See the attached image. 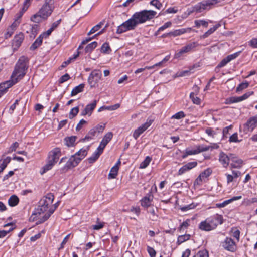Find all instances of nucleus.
I'll return each instance as SVG.
<instances>
[{
  "mask_svg": "<svg viewBox=\"0 0 257 257\" xmlns=\"http://www.w3.org/2000/svg\"><path fill=\"white\" fill-rule=\"evenodd\" d=\"M153 10H144L135 12L127 20L117 27L116 33L122 34L125 32L133 30L139 25L145 23L154 18L156 15Z\"/></svg>",
  "mask_w": 257,
  "mask_h": 257,
  "instance_id": "f257e3e1",
  "label": "nucleus"
},
{
  "mask_svg": "<svg viewBox=\"0 0 257 257\" xmlns=\"http://www.w3.org/2000/svg\"><path fill=\"white\" fill-rule=\"evenodd\" d=\"M29 59L22 56L16 63L11 76V80L16 84L25 76L28 68Z\"/></svg>",
  "mask_w": 257,
  "mask_h": 257,
  "instance_id": "f03ea898",
  "label": "nucleus"
},
{
  "mask_svg": "<svg viewBox=\"0 0 257 257\" xmlns=\"http://www.w3.org/2000/svg\"><path fill=\"white\" fill-rule=\"evenodd\" d=\"M54 9L53 0H45L44 4L38 12L31 17L30 20L37 23L46 20L52 14Z\"/></svg>",
  "mask_w": 257,
  "mask_h": 257,
  "instance_id": "7ed1b4c3",
  "label": "nucleus"
},
{
  "mask_svg": "<svg viewBox=\"0 0 257 257\" xmlns=\"http://www.w3.org/2000/svg\"><path fill=\"white\" fill-rule=\"evenodd\" d=\"M61 155L62 151L60 147H55L50 151L48 153L46 164L40 170V174L42 175L51 170L58 162Z\"/></svg>",
  "mask_w": 257,
  "mask_h": 257,
  "instance_id": "20e7f679",
  "label": "nucleus"
},
{
  "mask_svg": "<svg viewBox=\"0 0 257 257\" xmlns=\"http://www.w3.org/2000/svg\"><path fill=\"white\" fill-rule=\"evenodd\" d=\"M223 223V216L215 214L202 221L199 223L198 228L202 231L208 232L215 229L218 225L222 224Z\"/></svg>",
  "mask_w": 257,
  "mask_h": 257,
  "instance_id": "39448f33",
  "label": "nucleus"
},
{
  "mask_svg": "<svg viewBox=\"0 0 257 257\" xmlns=\"http://www.w3.org/2000/svg\"><path fill=\"white\" fill-rule=\"evenodd\" d=\"M88 150V148L86 149L82 148L74 155H72L65 164L64 169L69 170L77 166L80 162L87 155Z\"/></svg>",
  "mask_w": 257,
  "mask_h": 257,
  "instance_id": "423d86ee",
  "label": "nucleus"
},
{
  "mask_svg": "<svg viewBox=\"0 0 257 257\" xmlns=\"http://www.w3.org/2000/svg\"><path fill=\"white\" fill-rule=\"evenodd\" d=\"M54 199V196L52 193H49L47 194L39 201V205L38 207L39 210L44 213H47Z\"/></svg>",
  "mask_w": 257,
  "mask_h": 257,
  "instance_id": "0eeeda50",
  "label": "nucleus"
},
{
  "mask_svg": "<svg viewBox=\"0 0 257 257\" xmlns=\"http://www.w3.org/2000/svg\"><path fill=\"white\" fill-rule=\"evenodd\" d=\"M105 128V124H99L91 128L85 137L81 139L82 142L89 141L94 139L99 133H102Z\"/></svg>",
  "mask_w": 257,
  "mask_h": 257,
  "instance_id": "6e6552de",
  "label": "nucleus"
},
{
  "mask_svg": "<svg viewBox=\"0 0 257 257\" xmlns=\"http://www.w3.org/2000/svg\"><path fill=\"white\" fill-rule=\"evenodd\" d=\"M199 45L198 43L196 42H193L187 44L185 46L182 47L178 52L175 54V58H180L184 53H189L193 51L195 48Z\"/></svg>",
  "mask_w": 257,
  "mask_h": 257,
  "instance_id": "1a4fd4ad",
  "label": "nucleus"
},
{
  "mask_svg": "<svg viewBox=\"0 0 257 257\" xmlns=\"http://www.w3.org/2000/svg\"><path fill=\"white\" fill-rule=\"evenodd\" d=\"M46 216V213L41 212L40 210H39L38 208L37 209L34 210L32 215L29 218V221L30 222L36 221V224H41L44 222L46 220H43L45 219Z\"/></svg>",
  "mask_w": 257,
  "mask_h": 257,
  "instance_id": "9d476101",
  "label": "nucleus"
},
{
  "mask_svg": "<svg viewBox=\"0 0 257 257\" xmlns=\"http://www.w3.org/2000/svg\"><path fill=\"white\" fill-rule=\"evenodd\" d=\"M253 94V91H248L239 97H230L225 99L224 103L225 104H231L234 103L239 102L247 99Z\"/></svg>",
  "mask_w": 257,
  "mask_h": 257,
  "instance_id": "9b49d317",
  "label": "nucleus"
},
{
  "mask_svg": "<svg viewBox=\"0 0 257 257\" xmlns=\"http://www.w3.org/2000/svg\"><path fill=\"white\" fill-rule=\"evenodd\" d=\"M153 121V119L148 118L145 123L143 124L134 131L133 134L134 138L137 140L142 134L151 125Z\"/></svg>",
  "mask_w": 257,
  "mask_h": 257,
  "instance_id": "f8f14e48",
  "label": "nucleus"
},
{
  "mask_svg": "<svg viewBox=\"0 0 257 257\" xmlns=\"http://www.w3.org/2000/svg\"><path fill=\"white\" fill-rule=\"evenodd\" d=\"M257 126V116L250 117L243 125V132L245 134L252 132Z\"/></svg>",
  "mask_w": 257,
  "mask_h": 257,
  "instance_id": "ddd939ff",
  "label": "nucleus"
},
{
  "mask_svg": "<svg viewBox=\"0 0 257 257\" xmlns=\"http://www.w3.org/2000/svg\"><path fill=\"white\" fill-rule=\"evenodd\" d=\"M222 246L224 249L231 252H234L237 250V245L231 237H226L222 242Z\"/></svg>",
  "mask_w": 257,
  "mask_h": 257,
  "instance_id": "4468645a",
  "label": "nucleus"
},
{
  "mask_svg": "<svg viewBox=\"0 0 257 257\" xmlns=\"http://www.w3.org/2000/svg\"><path fill=\"white\" fill-rule=\"evenodd\" d=\"M101 71L99 70H94L91 72L88 78V82L91 87H94L101 79Z\"/></svg>",
  "mask_w": 257,
  "mask_h": 257,
  "instance_id": "2eb2a0df",
  "label": "nucleus"
},
{
  "mask_svg": "<svg viewBox=\"0 0 257 257\" xmlns=\"http://www.w3.org/2000/svg\"><path fill=\"white\" fill-rule=\"evenodd\" d=\"M154 199V196L151 192L147 193L144 197H143L140 200L141 205L145 209L153 206L152 204Z\"/></svg>",
  "mask_w": 257,
  "mask_h": 257,
  "instance_id": "dca6fc26",
  "label": "nucleus"
},
{
  "mask_svg": "<svg viewBox=\"0 0 257 257\" xmlns=\"http://www.w3.org/2000/svg\"><path fill=\"white\" fill-rule=\"evenodd\" d=\"M241 53V51H238L233 54L228 55L225 58H223L220 62L218 64V65L215 68V70L220 68H222L225 66L228 63L230 62L231 61L236 59L237 57L239 56Z\"/></svg>",
  "mask_w": 257,
  "mask_h": 257,
  "instance_id": "f3484780",
  "label": "nucleus"
},
{
  "mask_svg": "<svg viewBox=\"0 0 257 257\" xmlns=\"http://www.w3.org/2000/svg\"><path fill=\"white\" fill-rule=\"evenodd\" d=\"M212 173V170L210 168H208L201 173L198 177L195 179L194 184L200 185L205 179L208 178Z\"/></svg>",
  "mask_w": 257,
  "mask_h": 257,
  "instance_id": "a211bd4d",
  "label": "nucleus"
},
{
  "mask_svg": "<svg viewBox=\"0 0 257 257\" xmlns=\"http://www.w3.org/2000/svg\"><path fill=\"white\" fill-rule=\"evenodd\" d=\"M97 102L98 100H94L92 103L87 104L84 110L81 111V115L85 116L88 115L89 116H91L97 105Z\"/></svg>",
  "mask_w": 257,
  "mask_h": 257,
  "instance_id": "6ab92c4d",
  "label": "nucleus"
},
{
  "mask_svg": "<svg viewBox=\"0 0 257 257\" xmlns=\"http://www.w3.org/2000/svg\"><path fill=\"white\" fill-rule=\"evenodd\" d=\"M197 165L196 161L188 162L181 167L178 172V175H182L192 169L196 167Z\"/></svg>",
  "mask_w": 257,
  "mask_h": 257,
  "instance_id": "aec40b11",
  "label": "nucleus"
},
{
  "mask_svg": "<svg viewBox=\"0 0 257 257\" xmlns=\"http://www.w3.org/2000/svg\"><path fill=\"white\" fill-rule=\"evenodd\" d=\"M220 129L217 127L214 129L211 127H207L205 129V133L211 138L216 139L218 138V134L220 133Z\"/></svg>",
  "mask_w": 257,
  "mask_h": 257,
  "instance_id": "412c9836",
  "label": "nucleus"
},
{
  "mask_svg": "<svg viewBox=\"0 0 257 257\" xmlns=\"http://www.w3.org/2000/svg\"><path fill=\"white\" fill-rule=\"evenodd\" d=\"M24 39V36L23 33H20L16 35L13 39L12 42V46L14 49H17L21 45Z\"/></svg>",
  "mask_w": 257,
  "mask_h": 257,
  "instance_id": "4be33fe9",
  "label": "nucleus"
},
{
  "mask_svg": "<svg viewBox=\"0 0 257 257\" xmlns=\"http://www.w3.org/2000/svg\"><path fill=\"white\" fill-rule=\"evenodd\" d=\"M15 85L11 80L0 84V96L5 94L9 88Z\"/></svg>",
  "mask_w": 257,
  "mask_h": 257,
  "instance_id": "5701e85b",
  "label": "nucleus"
},
{
  "mask_svg": "<svg viewBox=\"0 0 257 257\" xmlns=\"http://www.w3.org/2000/svg\"><path fill=\"white\" fill-rule=\"evenodd\" d=\"M229 157L223 152L221 151L219 155V161L224 168H227L229 164Z\"/></svg>",
  "mask_w": 257,
  "mask_h": 257,
  "instance_id": "b1692460",
  "label": "nucleus"
},
{
  "mask_svg": "<svg viewBox=\"0 0 257 257\" xmlns=\"http://www.w3.org/2000/svg\"><path fill=\"white\" fill-rule=\"evenodd\" d=\"M77 137L75 136H71L66 137L64 139V143L65 146L68 147H73L75 146L76 143V141Z\"/></svg>",
  "mask_w": 257,
  "mask_h": 257,
  "instance_id": "393cba45",
  "label": "nucleus"
},
{
  "mask_svg": "<svg viewBox=\"0 0 257 257\" xmlns=\"http://www.w3.org/2000/svg\"><path fill=\"white\" fill-rule=\"evenodd\" d=\"M221 25L218 23L215 25L213 27L210 28L207 31L204 33L202 35L200 36L201 39H205L213 34L217 29L221 27Z\"/></svg>",
  "mask_w": 257,
  "mask_h": 257,
  "instance_id": "a878e982",
  "label": "nucleus"
},
{
  "mask_svg": "<svg viewBox=\"0 0 257 257\" xmlns=\"http://www.w3.org/2000/svg\"><path fill=\"white\" fill-rule=\"evenodd\" d=\"M196 94H195V93L194 92H191L190 94V98L194 104L200 105L201 102V99H200V98L197 96V94L199 92V88L196 86Z\"/></svg>",
  "mask_w": 257,
  "mask_h": 257,
  "instance_id": "bb28decb",
  "label": "nucleus"
},
{
  "mask_svg": "<svg viewBox=\"0 0 257 257\" xmlns=\"http://www.w3.org/2000/svg\"><path fill=\"white\" fill-rule=\"evenodd\" d=\"M232 163L231 166L232 168H239L241 167L243 161L241 159H238L237 157H233L231 159Z\"/></svg>",
  "mask_w": 257,
  "mask_h": 257,
  "instance_id": "cd10ccee",
  "label": "nucleus"
},
{
  "mask_svg": "<svg viewBox=\"0 0 257 257\" xmlns=\"http://www.w3.org/2000/svg\"><path fill=\"white\" fill-rule=\"evenodd\" d=\"M11 160V158L10 157H7L4 159L0 160V174L2 173L4 169L7 167Z\"/></svg>",
  "mask_w": 257,
  "mask_h": 257,
  "instance_id": "c85d7f7f",
  "label": "nucleus"
},
{
  "mask_svg": "<svg viewBox=\"0 0 257 257\" xmlns=\"http://www.w3.org/2000/svg\"><path fill=\"white\" fill-rule=\"evenodd\" d=\"M60 202L58 201L56 203H55L53 206L50 207L48 210V211L46 213V216L45 217L44 220H47L49 219V218L51 216V215L54 213L55 210L57 209V208L59 206Z\"/></svg>",
  "mask_w": 257,
  "mask_h": 257,
  "instance_id": "c756f323",
  "label": "nucleus"
},
{
  "mask_svg": "<svg viewBox=\"0 0 257 257\" xmlns=\"http://www.w3.org/2000/svg\"><path fill=\"white\" fill-rule=\"evenodd\" d=\"M212 21L211 20H209L208 21L204 20H196L194 21L195 27L197 28H200L201 26L205 28H207L208 26L209 23H212Z\"/></svg>",
  "mask_w": 257,
  "mask_h": 257,
  "instance_id": "7c9ffc66",
  "label": "nucleus"
},
{
  "mask_svg": "<svg viewBox=\"0 0 257 257\" xmlns=\"http://www.w3.org/2000/svg\"><path fill=\"white\" fill-rule=\"evenodd\" d=\"M85 85L84 84H80L79 85L75 87L71 92V96H74L78 93L82 92L84 90Z\"/></svg>",
  "mask_w": 257,
  "mask_h": 257,
  "instance_id": "2f4dec72",
  "label": "nucleus"
},
{
  "mask_svg": "<svg viewBox=\"0 0 257 257\" xmlns=\"http://www.w3.org/2000/svg\"><path fill=\"white\" fill-rule=\"evenodd\" d=\"M206 10L203 1L195 5L193 8V11L197 13H200Z\"/></svg>",
  "mask_w": 257,
  "mask_h": 257,
  "instance_id": "473e14b6",
  "label": "nucleus"
},
{
  "mask_svg": "<svg viewBox=\"0 0 257 257\" xmlns=\"http://www.w3.org/2000/svg\"><path fill=\"white\" fill-rule=\"evenodd\" d=\"M198 154L195 148L194 147L193 149L187 148L185 149V152L182 155L183 159L186 158L188 156Z\"/></svg>",
  "mask_w": 257,
  "mask_h": 257,
  "instance_id": "72a5a7b5",
  "label": "nucleus"
},
{
  "mask_svg": "<svg viewBox=\"0 0 257 257\" xmlns=\"http://www.w3.org/2000/svg\"><path fill=\"white\" fill-rule=\"evenodd\" d=\"M22 17V16H20L19 13L17 14L16 18H15V21L10 26L11 30L14 31V30H15L17 28V27L19 25V24L21 23V19Z\"/></svg>",
  "mask_w": 257,
  "mask_h": 257,
  "instance_id": "f704fd0d",
  "label": "nucleus"
},
{
  "mask_svg": "<svg viewBox=\"0 0 257 257\" xmlns=\"http://www.w3.org/2000/svg\"><path fill=\"white\" fill-rule=\"evenodd\" d=\"M112 138L113 133L112 132H108L104 136L101 142L106 146Z\"/></svg>",
  "mask_w": 257,
  "mask_h": 257,
  "instance_id": "c9c22d12",
  "label": "nucleus"
},
{
  "mask_svg": "<svg viewBox=\"0 0 257 257\" xmlns=\"http://www.w3.org/2000/svg\"><path fill=\"white\" fill-rule=\"evenodd\" d=\"M19 202V198L16 195L11 196L8 200V204L11 207L16 206Z\"/></svg>",
  "mask_w": 257,
  "mask_h": 257,
  "instance_id": "e433bc0d",
  "label": "nucleus"
},
{
  "mask_svg": "<svg viewBox=\"0 0 257 257\" xmlns=\"http://www.w3.org/2000/svg\"><path fill=\"white\" fill-rule=\"evenodd\" d=\"M42 42L43 40H42L41 37L39 36L30 46V50L34 51L37 49L39 46L41 45Z\"/></svg>",
  "mask_w": 257,
  "mask_h": 257,
  "instance_id": "4c0bfd02",
  "label": "nucleus"
},
{
  "mask_svg": "<svg viewBox=\"0 0 257 257\" xmlns=\"http://www.w3.org/2000/svg\"><path fill=\"white\" fill-rule=\"evenodd\" d=\"M217 0H204L203 2L205 5L206 10L212 9L215 5L217 4Z\"/></svg>",
  "mask_w": 257,
  "mask_h": 257,
  "instance_id": "58836bf2",
  "label": "nucleus"
},
{
  "mask_svg": "<svg viewBox=\"0 0 257 257\" xmlns=\"http://www.w3.org/2000/svg\"><path fill=\"white\" fill-rule=\"evenodd\" d=\"M230 233L232 236L238 242L240 239V230L237 227H232L230 230Z\"/></svg>",
  "mask_w": 257,
  "mask_h": 257,
  "instance_id": "ea45409f",
  "label": "nucleus"
},
{
  "mask_svg": "<svg viewBox=\"0 0 257 257\" xmlns=\"http://www.w3.org/2000/svg\"><path fill=\"white\" fill-rule=\"evenodd\" d=\"M119 169L113 166L108 175V179H115L118 175Z\"/></svg>",
  "mask_w": 257,
  "mask_h": 257,
  "instance_id": "a19ab883",
  "label": "nucleus"
},
{
  "mask_svg": "<svg viewBox=\"0 0 257 257\" xmlns=\"http://www.w3.org/2000/svg\"><path fill=\"white\" fill-rule=\"evenodd\" d=\"M190 235L185 234L182 235H179L177 238V243L178 245H180L181 243L188 240L190 238Z\"/></svg>",
  "mask_w": 257,
  "mask_h": 257,
  "instance_id": "79ce46f5",
  "label": "nucleus"
},
{
  "mask_svg": "<svg viewBox=\"0 0 257 257\" xmlns=\"http://www.w3.org/2000/svg\"><path fill=\"white\" fill-rule=\"evenodd\" d=\"M198 154L203 152L208 151L210 149V146H206L204 145H199L194 146Z\"/></svg>",
  "mask_w": 257,
  "mask_h": 257,
  "instance_id": "37998d69",
  "label": "nucleus"
},
{
  "mask_svg": "<svg viewBox=\"0 0 257 257\" xmlns=\"http://www.w3.org/2000/svg\"><path fill=\"white\" fill-rule=\"evenodd\" d=\"M97 46V42L94 41L88 45L85 48V51L86 53H91Z\"/></svg>",
  "mask_w": 257,
  "mask_h": 257,
  "instance_id": "c03bdc74",
  "label": "nucleus"
},
{
  "mask_svg": "<svg viewBox=\"0 0 257 257\" xmlns=\"http://www.w3.org/2000/svg\"><path fill=\"white\" fill-rule=\"evenodd\" d=\"M31 0H25L22 10L19 12L20 16H23L24 13L28 10L31 4Z\"/></svg>",
  "mask_w": 257,
  "mask_h": 257,
  "instance_id": "a18cd8bd",
  "label": "nucleus"
},
{
  "mask_svg": "<svg viewBox=\"0 0 257 257\" xmlns=\"http://www.w3.org/2000/svg\"><path fill=\"white\" fill-rule=\"evenodd\" d=\"M101 52L104 54H109L111 52V49L108 43L105 42L103 44L101 47Z\"/></svg>",
  "mask_w": 257,
  "mask_h": 257,
  "instance_id": "49530a36",
  "label": "nucleus"
},
{
  "mask_svg": "<svg viewBox=\"0 0 257 257\" xmlns=\"http://www.w3.org/2000/svg\"><path fill=\"white\" fill-rule=\"evenodd\" d=\"M100 155V154L95 151L93 154L88 158L89 163L90 164L93 163L99 158Z\"/></svg>",
  "mask_w": 257,
  "mask_h": 257,
  "instance_id": "de8ad7c7",
  "label": "nucleus"
},
{
  "mask_svg": "<svg viewBox=\"0 0 257 257\" xmlns=\"http://www.w3.org/2000/svg\"><path fill=\"white\" fill-rule=\"evenodd\" d=\"M249 83L248 82L245 81L239 84L236 88V92H239L247 88L249 86Z\"/></svg>",
  "mask_w": 257,
  "mask_h": 257,
  "instance_id": "09e8293b",
  "label": "nucleus"
},
{
  "mask_svg": "<svg viewBox=\"0 0 257 257\" xmlns=\"http://www.w3.org/2000/svg\"><path fill=\"white\" fill-rule=\"evenodd\" d=\"M152 160V158L149 156H147L144 160L141 162L140 165V168L144 169L146 168L150 164Z\"/></svg>",
  "mask_w": 257,
  "mask_h": 257,
  "instance_id": "8fccbe9b",
  "label": "nucleus"
},
{
  "mask_svg": "<svg viewBox=\"0 0 257 257\" xmlns=\"http://www.w3.org/2000/svg\"><path fill=\"white\" fill-rule=\"evenodd\" d=\"M103 25V22H100L96 25L94 26L88 32V35H90L98 31Z\"/></svg>",
  "mask_w": 257,
  "mask_h": 257,
  "instance_id": "3c124183",
  "label": "nucleus"
},
{
  "mask_svg": "<svg viewBox=\"0 0 257 257\" xmlns=\"http://www.w3.org/2000/svg\"><path fill=\"white\" fill-rule=\"evenodd\" d=\"M194 257H209L208 251L205 249L199 250Z\"/></svg>",
  "mask_w": 257,
  "mask_h": 257,
  "instance_id": "603ef678",
  "label": "nucleus"
},
{
  "mask_svg": "<svg viewBox=\"0 0 257 257\" xmlns=\"http://www.w3.org/2000/svg\"><path fill=\"white\" fill-rule=\"evenodd\" d=\"M190 220L187 219L186 220L183 221L180 225L179 227L178 228V230L179 231H184L185 229L187 228L189 226Z\"/></svg>",
  "mask_w": 257,
  "mask_h": 257,
  "instance_id": "864d4df0",
  "label": "nucleus"
},
{
  "mask_svg": "<svg viewBox=\"0 0 257 257\" xmlns=\"http://www.w3.org/2000/svg\"><path fill=\"white\" fill-rule=\"evenodd\" d=\"M79 112V107L78 106L75 107L71 109L70 111L69 117L70 119L73 118L75 117Z\"/></svg>",
  "mask_w": 257,
  "mask_h": 257,
  "instance_id": "5fc2aeb1",
  "label": "nucleus"
},
{
  "mask_svg": "<svg viewBox=\"0 0 257 257\" xmlns=\"http://www.w3.org/2000/svg\"><path fill=\"white\" fill-rule=\"evenodd\" d=\"M99 218H97V224L92 226V228L94 230H98L102 228L105 224L104 222H99Z\"/></svg>",
  "mask_w": 257,
  "mask_h": 257,
  "instance_id": "6e6d98bb",
  "label": "nucleus"
},
{
  "mask_svg": "<svg viewBox=\"0 0 257 257\" xmlns=\"http://www.w3.org/2000/svg\"><path fill=\"white\" fill-rule=\"evenodd\" d=\"M185 116L186 115L185 114L184 112L182 111H180L172 115L171 118L180 119L185 117Z\"/></svg>",
  "mask_w": 257,
  "mask_h": 257,
  "instance_id": "4d7b16f0",
  "label": "nucleus"
},
{
  "mask_svg": "<svg viewBox=\"0 0 257 257\" xmlns=\"http://www.w3.org/2000/svg\"><path fill=\"white\" fill-rule=\"evenodd\" d=\"M229 141L230 143H238L240 141L238 139V134L237 133L233 134L230 137Z\"/></svg>",
  "mask_w": 257,
  "mask_h": 257,
  "instance_id": "13d9d810",
  "label": "nucleus"
},
{
  "mask_svg": "<svg viewBox=\"0 0 257 257\" xmlns=\"http://www.w3.org/2000/svg\"><path fill=\"white\" fill-rule=\"evenodd\" d=\"M233 127L232 125H230L228 126L225 127L222 130V134L223 138H227V135L229 134V131L231 130Z\"/></svg>",
  "mask_w": 257,
  "mask_h": 257,
  "instance_id": "bf43d9fd",
  "label": "nucleus"
},
{
  "mask_svg": "<svg viewBox=\"0 0 257 257\" xmlns=\"http://www.w3.org/2000/svg\"><path fill=\"white\" fill-rule=\"evenodd\" d=\"M172 25V23L170 21L167 22L163 26H161L157 31V33L159 32L163 31L165 29L170 27Z\"/></svg>",
  "mask_w": 257,
  "mask_h": 257,
  "instance_id": "052dcab7",
  "label": "nucleus"
},
{
  "mask_svg": "<svg viewBox=\"0 0 257 257\" xmlns=\"http://www.w3.org/2000/svg\"><path fill=\"white\" fill-rule=\"evenodd\" d=\"M19 144L17 142H14L10 147L8 153H12L15 151L16 149L19 147Z\"/></svg>",
  "mask_w": 257,
  "mask_h": 257,
  "instance_id": "680f3d73",
  "label": "nucleus"
},
{
  "mask_svg": "<svg viewBox=\"0 0 257 257\" xmlns=\"http://www.w3.org/2000/svg\"><path fill=\"white\" fill-rule=\"evenodd\" d=\"M150 4L155 7L158 9H160L162 6V4L158 0H152L150 2Z\"/></svg>",
  "mask_w": 257,
  "mask_h": 257,
  "instance_id": "e2e57ef3",
  "label": "nucleus"
},
{
  "mask_svg": "<svg viewBox=\"0 0 257 257\" xmlns=\"http://www.w3.org/2000/svg\"><path fill=\"white\" fill-rule=\"evenodd\" d=\"M147 250L150 257H156V252L153 248L148 246Z\"/></svg>",
  "mask_w": 257,
  "mask_h": 257,
  "instance_id": "0e129e2a",
  "label": "nucleus"
},
{
  "mask_svg": "<svg viewBox=\"0 0 257 257\" xmlns=\"http://www.w3.org/2000/svg\"><path fill=\"white\" fill-rule=\"evenodd\" d=\"M130 211L131 212H133L137 216H139L140 214V208L139 206H136V207L132 206L131 208Z\"/></svg>",
  "mask_w": 257,
  "mask_h": 257,
  "instance_id": "69168bd1",
  "label": "nucleus"
},
{
  "mask_svg": "<svg viewBox=\"0 0 257 257\" xmlns=\"http://www.w3.org/2000/svg\"><path fill=\"white\" fill-rule=\"evenodd\" d=\"M70 78L69 75L68 73H66L64 75L62 76L59 80L60 83H63L64 82L68 81Z\"/></svg>",
  "mask_w": 257,
  "mask_h": 257,
  "instance_id": "338daca9",
  "label": "nucleus"
},
{
  "mask_svg": "<svg viewBox=\"0 0 257 257\" xmlns=\"http://www.w3.org/2000/svg\"><path fill=\"white\" fill-rule=\"evenodd\" d=\"M249 45L253 48H257V38H253L250 40Z\"/></svg>",
  "mask_w": 257,
  "mask_h": 257,
  "instance_id": "774afa93",
  "label": "nucleus"
}]
</instances>
